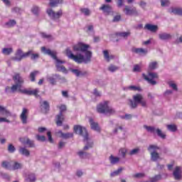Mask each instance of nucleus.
Returning <instances> with one entry per match:
<instances>
[{"instance_id": "nucleus-5", "label": "nucleus", "mask_w": 182, "mask_h": 182, "mask_svg": "<svg viewBox=\"0 0 182 182\" xmlns=\"http://www.w3.org/2000/svg\"><path fill=\"white\" fill-rule=\"evenodd\" d=\"M13 80L14 82V85H12V91L16 92V90L21 89L22 87V85H23V78L21 76V74L16 73L13 76Z\"/></svg>"}, {"instance_id": "nucleus-21", "label": "nucleus", "mask_w": 182, "mask_h": 182, "mask_svg": "<svg viewBox=\"0 0 182 182\" xmlns=\"http://www.w3.org/2000/svg\"><path fill=\"white\" fill-rule=\"evenodd\" d=\"M23 167V165L18 161H11L12 170H21Z\"/></svg>"}, {"instance_id": "nucleus-47", "label": "nucleus", "mask_w": 182, "mask_h": 182, "mask_svg": "<svg viewBox=\"0 0 182 182\" xmlns=\"http://www.w3.org/2000/svg\"><path fill=\"white\" fill-rule=\"evenodd\" d=\"M127 89L128 90H134V92H136V90H138V92H140V90H141V88H140V87H136L134 85H130L127 87Z\"/></svg>"}, {"instance_id": "nucleus-35", "label": "nucleus", "mask_w": 182, "mask_h": 182, "mask_svg": "<svg viewBox=\"0 0 182 182\" xmlns=\"http://www.w3.org/2000/svg\"><path fill=\"white\" fill-rule=\"evenodd\" d=\"M155 132H156L157 136H159V137H161V139H166V134L163 133L161 129L158 128V129H156V130Z\"/></svg>"}, {"instance_id": "nucleus-38", "label": "nucleus", "mask_w": 182, "mask_h": 182, "mask_svg": "<svg viewBox=\"0 0 182 182\" xmlns=\"http://www.w3.org/2000/svg\"><path fill=\"white\" fill-rule=\"evenodd\" d=\"M144 127L149 132V133H156V127H150L147 125H144Z\"/></svg>"}, {"instance_id": "nucleus-56", "label": "nucleus", "mask_w": 182, "mask_h": 182, "mask_svg": "<svg viewBox=\"0 0 182 182\" xmlns=\"http://www.w3.org/2000/svg\"><path fill=\"white\" fill-rule=\"evenodd\" d=\"M36 139L38 140V141H46V137L45 136H41L39 134L36 136Z\"/></svg>"}, {"instance_id": "nucleus-45", "label": "nucleus", "mask_w": 182, "mask_h": 182, "mask_svg": "<svg viewBox=\"0 0 182 182\" xmlns=\"http://www.w3.org/2000/svg\"><path fill=\"white\" fill-rule=\"evenodd\" d=\"M18 90L20 92V93H22L23 95H27V96H31V90H22L21 88H19Z\"/></svg>"}, {"instance_id": "nucleus-44", "label": "nucleus", "mask_w": 182, "mask_h": 182, "mask_svg": "<svg viewBox=\"0 0 182 182\" xmlns=\"http://www.w3.org/2000/svg\"><path fill=\"white\" fill-rule=\"evenodd\" d=\"M88 140L89 139L87 140L84 139V141H87L86 146H84V150H89V149H92L93 147V143L92 141L90 142Z\"/></svg>"}, {"instance_id": "nucleus-18", "label": "nucleus", "mask_w": 182, "mask_h": 182, "mask_svg": "<svg viewBox=\"0 0 182 182\" xmlns=\"http://www.w3.org/2000/svg\"><path fill=\"white\" fill-rule=\"evenodd\" d=\"M0 113H1L3 116H6V117H12V113H11L9 110L6 109V108L1 105H0Z\"/></svg>"}, {"instance_id": "nucleus-11", "label": "nucleus", "mask_w": 182, "mask_h": 182, "mask_svg": "<svg viewBox=\"0 0 182 182\" xmlns=\"http://www.w3.org/2000/svg\"><path fill=\"white\" fill-rule=\"evenodd\" d=\"M123 12L128 16H132V15H135V16H139V11L136 7H132L130 6H124Z\"/></svg>"}, {"instance_id": "nucleus-46", "label": "nucleus", "mask_w": 182, "mask_h": 182, "mask_svg": "<svg viewBox=\"0 0 182 182\" xmlns=\"http://www.w3.org/2000/svg\"><path fill=\"white\" fill-rule=\"evenodd\" d=\"M12 48H4L2 50V53H4V55H11V53H12Z\"/></svg>"}, {"instance_id": "nucleus-10", "label": "nucleus", "mask_w": 182, "mask_h": 182, "mask_svg": "<svg viewBox=\"0 0 182 182\" xmlns=\"http://www.w3.org/2000/svg\"><path fill=\"white\" fill-rule=\"evenodd\" d=\"M29 55H31V51L23 53V51H22L21 49H18L16 53L15 57H14L12 59L13 60H16V62H21V60L25 59V58H28Z\"/></svg>"}, {"instance_id": "nucleus-42", "label": "nucleus", "mask_w": 182, "mask_h": 182, "mask_svg": "<svg viewBox=\"0 0 182 182\" xmlns=\"http://www.w3.org/2000/svg\"><path fill=\"white\" fill-rule=\"evenodd\" d=\"M155 69H157V62L154 61V62L150 63L149 65V70H154Z\"/></svg>"}, {"instance_id": "nucleus-26", "label": "nucleus", "mask_w": 182, "mask_h": 182, "mask_svg": "<svg viewBox=\"0 0 182 182\" xmlns=\"http://www.w3.org/2000/svg\"><path fill=\"white\" fill-rule=\"evenodd\" d=\"M166 129L168 132L176 133V132H177V125H176V124H167Z\"/></svg>"}, {"instance_id": "nucleus-60", "label": "nucleus", "mask_w": 182, "mask_h": 182, "mask_svg": "<svg viewBox=\"0 0 182 182\" xmlns=\"http://www.w3.org/2000/svg\"><path fill=\"white\" fill-rule=\"evenodd\" d=\"M26 144H27L28 146V147H31V148L35 147V142L31 140L29 138H28V139H27V142Z\"/></svg>"}, {"instance_id": "nucleus-29", "label": "nucleus", "mask_w": 182, "mask_h": 182, "mask_svg": "<svg viewBox=\"0 0 182 182\" xmlns=\"http://www.w3.org/2000/svg\"><path fill=\"white\" fill-rule=\"evenodd\" d=\"M109 161L111 164H117L120 161V158L117 156H114L113 155H111L109 156Z\"/></svg>"}, {"instance_id": "nucleus-51", "label": "nucleus", "mask_w": 182, "mask_h": 182, "mask_svg": "<svg viewBox=\"0 0 182 182\" xmlns=\"http://www.w3.org/2000/svg\"><path fill=\"white\" fill-rule=\"evenodd\" d=\"M122 171H123V168H118L117 171L111 173V177H116V176H119V173H121Z\"/></svg>"}, {"instance_id": "nucleus-43", "label": "nucleus", "mask_w": 182, "mask_h": 182, "mask_svg": "<svg viewBox=\"0 0 182 182\" xmlns=\"http://www.w3.org/2000/svg\"><path fill=\"white\" fill-rule=\"evenodd\" d=\"M117 36H120L121 38H127V36H130V32H121L117 33Z\"/></svg>"}, {"instance_id": "nucleus-61", "label": "nucleus", "mask_w": 182, "mask_h": 182, "mask_svg": "<svg viewBox=\"0 0 182 182\" xmlns=\"http://www.w3.org/2000/svg\"><path fill=\"white\" fill-rule=\"evenodd\" d=\"M28 139L29 138L28 136L20 137L19 141H21L22 144H26V142L28 141Z\"/></svg>"}, {"instance_id": "nucleus-31", "label": "nucleus", "mask_w": 182, "mask_h": 182, "mask_svg": "<svg viewBox=\"0 0 182 182\" xmlns=\"http://www.w3.org/2000/svg\"><path fill=\"white\" fill-rule=\"evenodd\" d=\"M163 177L161 176V174L155 175L154 177H151L149 178L150 182H157L160 181Z\"/></svg>"}, {"instance_id": "nucleus-20", "label": "nucleus", "mask_w": 182, "mask_h": 182, "mask_svg": "<svg viewBox=\"0 0 182 182\" xmlns=\"http://www.w3.org/2000/svg\"><path fill=\"white\" fill-rule=\"evenodd\" d=\"M169 13L173 14V15H178V16H182V8L172 7Z\"/></svg>"}, {"instance_id": "nucleus-40", "label": "nucleus", "mask_w": 182, "mask_h": 182, "mask_svg": "<svg viewBox=\"0 0 182 182\" xmlns=\"http://www.w3.org/2000/svg\"><path fill=\"white\" fill-rule=\"evenodd\" d=\"M41 11V9H39V7L38 6H34L31 9V12H33V14L34 15H36V16H38V15H39V11Z\"/></svg>"}, {"instance_id": "nucleus-58", "label": "nucleus", "mask_w": 182, "mask_h": 182, "mask_svg": "<svg viewBox=\"0 0 182 182\" xmlns=\"http://www.w3.org/2000/svg\"><path fill=\"white\" fill-rule=\"evenodd\" d=\"M16 150V149L15 148V146L12 144H10L9 145L8 151H9V153H15Z\"/></svg>"}, {"instance_id": "nucleus-7", "label": "nucleus", "mask_w": 182, "mask_h": 182, "mask_svg": "<svg viewBox=\"0 0 182 182\" xmlns=\"http://www.w3.org/2000/svg\"><path fill=\"white\" fill-rule=\"evenodd\" d=\"M73 130L76 134L82 136V137H84V140L89 139V134H87V130H86L85 127H82V125H74Z\"/></svg>"}, {"instance_id": "nucleus-62", "label": "nucleus", "mask_w": 182, "mask_h": 182, "mask_svg": "<svg viewBox=\"0 0 182 182\" xmlns=\"http://www.w3.org/2000/svg\"><path fill=\"white\" fill-rule=\"evenodd\" d=\"M70 72H72V73H73V75H75L77 77H79V73H80L79 69L71 68Z\"/></svg>"}, {"instance_id": "nucleus-50", "label": "nucleus", "mask_w": 182, "mask_h": 182, "mask_svg": "<svg viewBox=\"0 0 182 182\" xmlns=\"http://www.w3.org/2000/svg\"><path fill=\"white\" fill-rule=\"evenodd\" d=\"M160 2L162 7L170 6V1L168 0H160Z\"/></svg>"}, {"instance_id": "nucleus-55", "label": "nucleus", "mask_w": 182, "mask_h": 182, "mask_svg": "<svg viewBox=\"0 0 182 182\" xmlns=\"http://www.w3.org/2000/svg\"><path fill=\"white\" fill-rule=\"evenodd\" d=\"M159 149L160 148L157 146V145L151 144L148 147V151H151V150H154V151H156V150H159Z\"/></svg>"}, {"instance_id": "nucleus-27", "label": "nucleus", "mask_w": 182, "mask_h": 182, "mask_svg": "<svg viewBox=\"0 0 182 182\" xmlns=\"http://www.w3.org/2000/svg\"><path fill=\"white\" fill-rule=\"evenodd\" d=\"M58 133L60 134V137L63 139H71L73 137V133L68 132V133H63L62 131H59Z\"/></svg>"}, {"instance_id": "nucleus-22", "label": "nucleus", "mask_w": 182, "mask_h": 182, "mask_svg": "<svg viewBox=\"0 0 182 182\" xmlns=\"http://www.w3.org/2000/svg\"><path fill=\"white\" fill-rule=\"evenodd\" d=\"M144 28L150 31L151 32H157L159 27L153 24H146Z\"/></svg>"}, {"instance_id": "nucleus-63", "label": "nucleus", "mask_w": 182, "mask_h": 182, "mask_svg": "<svg viewBox=\"0 0 182 182\" xmlns=\"http://www.w3.org/2000/svg\"><path fill=\"white\" fill-rule=\"evenodd\" d=\"M15 92L16 91H13L12 90V86L9 87V86H6L5 88V92L6 93H15Z\"/></svg>"}, {"instance_id": "nucleus-23", "label": "nucleus", "mask_w": 182, "mask_h": 182, "mask_svg": "<svg viewBox=\"0 0 182 182\" xmlns=\"http://www.w3.org/2000/svg\"><path fill=\"white\" fill-rule=\"evenodd\" d=\"M19 153L23 156H26V157H29V156H31V152L25 147H20Z\"/></svg>"}, {"instance_id": "nucleus-16", "label": "nucleus", "mask_w": 182, "mask_h": 182, "mask_svg": "<svg viewBox=\"0 0 182 182\" xmlns=\"http://www.w3.org/2000/svg\"><path fill=\"white\" fill-rule=\"evenodd\" d=\"M173 38V36L171 34L164 32L159 34V38L161 41H170Z\"/></svg>"}, {"instance_id": "nucleus-37", "label": "nucleus", "mask_w": 182, "mask_h": 182, "mask_svg": "<svg viewBox=\"0 0 182 182\" xmlns=\"http://www.w3.org/2000/svg\"><path fill=\"white\" fill-rule=\"evenodd\" d=\"M55 76L58 80H60V83H66L68 82V80L65 77H62L59 74H55Z\"/></svg>"}, {"instance_id": "nucleus-1", "label": "nucleus", "mask_w": 182, "mask_h": 182, "mask_svg": "<svg viewBox=\"0 0 182 182\" xmlns=\"http://www.w3.org/2000/svg\"><path fill=\"white\" fill-rule=\"evenodd\" d=\"M90 49V46L89 44H86L82 42H79L77 44L73 46V50L74 52H81L82 53H85V55L82 53H79L77 55L73 54L72 50L70 48H66V56H68V59H71V60H74L76 63H90L92 62V56L93 53L89 50Z\"/></svg>"}, {"instance_id": "nucleus-6", "label": "nucleus", "mask_w": 182, "mask_h": 182, "mask_svg": "<svg viewBox=\"0 0 182 182\" xmlns=\"http://www.w3.org/2000/svg\"><path fill=\"white\" fill-rule=\"evenodd\" d=\"M142 77L149 83V85H152V86H154L155 85H157V82L153 79H159V75L157 73H151L149 72L148 73V75L146 74H142Z\"/></svg>"}, {"instance_id": "nucleus-24", "label": "nucleus", "mask_w": 182, "mask_h": 182, "mask_svg": "<svg viewBox=\"0 0 182 182\" xmlns=\"http://www.w3.org/2000/svg\"><path fill=\"white\" fill-rule=\"evenodd\" d=\"M160 159V154L157 153V151H154L151 152V161H157V160Z\"/></svg>"}, {"instance_id": "nucleus-2", "label": "nucleus", "mask_w": 182, "mask_h": 182, "mask_svg": "<svg viewBox=\"0 0 182 182\" xmlns=\"http://www.w3.org/2000/svg\"><path fill=\"white\" fill-rule=\"evenodd\" d=\"M41 52L44 53V55H48V56H50L54 60L56 61V68L58 72H63V73H68V70H66V68L65 66L62 65V64L65 63V61L60 60L58 59V57L56 56L57 53L55 50H51L50 49H46V47H42L41 48Z\"/></svg>"}, {"instance_id": "nucleus-54", "label": "nucleus", "mask_w": 182, "mask_h": 182, "mask_svg": "<svg viewBox=\"0 0 182 182\" xmlns=\"http://www.w3.org/2000/svg\"><path fill=\"white\" fill-rule=\"evenodd\" d=\"M120 21H122V16L120 14L114 16L112 19V22L114 23L120 22Z\"/></svg>"}, {"instance_id": "nucleus-12", "label": "nucleus", "mask_w": 182, "mask_h": 182, "mask_svg": "<svg viewBox=\"0 0 182 182\" xmlns=\"http://www.w3.org/2000/svg\"><path fill=\"white\" fill-rule=\"evenodd\" d=\"M39 105H40V109L42 113H48V112H49L50 109V105L49 104V102L46 100H42V98H41Z\"/></svg>"}, {"instance_id": "nucleus-4", "label": "nucleus", "mask_w": 182, "mask_h": 182, "mask_svg": "<svg viewBox=\"0 0 182 182\" xmlns=\"http://www.w3.org/2000/svg\"><path fill=\"white\" fill-rule=\"evenodd\" d=\"M129 106L131 109H137L139 103L142 107H147V101L144 100V97L141 94L133 95V100H129Z\"/></svg>"}, {"instance_id": "nucleus-3", "label": "nucleus", "mask_w": 182, "mask_h": 182, "mask_svg": "<svg viewBox=\"0 0 182 182\" xmlns=\"http://www.w3.org/2000/svg\"><path fill=\"white\" fill-rule=\"evenodd\" d=\"M110 102L103 101L100 102L97 105V112L100 114H105V116H113L116 114V109L113 107H110L109 105Z\"/></svg>"}, {"instance_id": "nucleus-34", "label": "nucleus", "mask_w": 182, "mask_h": 182, "mask_svg": "<svg viewBox=\"0 0 182 182\" xmlns=\"http://www.w3.org/2000/svg\"><path fill=\"white\" fill-rule=\"evenodd\" d=\"M16 25V21L15 20H10L5 23V26H6V28H13V26H15Z\"/></svg>"}, {"instance_id": "nucleus-64", "label": "nucleus", "mask_w": 182, "mask_h": 182, "mask_svg": "<svg viewBox=\"0 0 182 182\" xmlns=\"http://www.w3.org/2000/svg\"><path fill=\"white\" fill-rule=\"evenodd\" d=\"M80 76H89V73L86 70H80L79 77H80Z\"/></svg>"}, {"instance_id": "nucleus-39", "label": "nucleus", "mask_w": 182, "mask_h": 182, "mask_svg": "<svg viewBox=\"0 0 182 182\" xmlns=\"http://www.w3.org/2000/svg\"><path fill=\"white\" fill-rule=\"evenodd\" d=\"M38 73H39V71H38V70L31 73L30 79H31V82H35V80H36L35 77H36V75H38Z\"/></svg>"}, {"instance_id": "nucleus-48", "label": "nucleus", "mask_w": 182, "mask_h": 182, "mask_svg": "<svg viewBox=\"0 0 182 182\" xmlns=\"http://www.w3.org/2000/svg\"><path fill=\"white\" fill-rule=\"evenodd\" d=\"M132 177H134V178H143L146 177V174L144 173H138L134 174Z\"/></svg>"}, {"instance_id": "nucleus-33", "label": "nucleus", "mask_w": 182, "mask_h": 182, "mask_svg": "<svg viewBox=\"0 0 182 182\" xmlns=\"http://www.w3.org/2000/svg\"><path fill=\"white\" fill-rule=\"evenodd\" d=\"M132 52L134 53H147V50H144V48H132Z\"/></svg>"}, {"instance_id": "nucleus-32", "label": "nucleus", "mask_w": 182, "mask_h": 182, "mask_svg": "<svg viewBox=\"0 0 182 182\" xmlns=\"http://www.w3.org/2000/svg\"><path fill=\"white\" fill-rule=\"evenodd\" d=\"M28 52H31L29 56H31V60H36V59H39V54L38 53H33V50H30Z\"/></svg>"}, {"instance_id": "nucleus-17", "label": "nucleus", "mask_w": 182, "mask_h": 182, "mask_svg": "<svg viewBox=\"0 0 182 182\" xmlns=\"http://www.w3.org/2000/svg\"><path fill=\"white\" fill-rule=\"evenodd\" d=\"M89 122L92 130H95V132H100V127H99V124L97 122H95L92 118L90 119Z\"/></svg>"}, {"instance_id": "nucleus-41", "label": "nucleus", "mask_w": 182, "mask_h": 182, "mask_svg": "<svg viewBox=\"0 0 182 182\" xmlns=\"http://www.w3.org/2000/svg\"><path fill=\"white\" fill-rule=\"evenodd\" d=\"M81 14H83L85 16H90V10L89 9H80Z\"/></svg>"}, {"instance_id": "nucleus-36", "label": "nucleus", "mask_w": 182, "mask_h": 182, "mask_svg": "<svg viewBox=\"0 0 182 182\" xmlns=\"http://www.w3.org/2000/svg\"><path fill=\"white\" fill-rule=\"evenodd\" d=\"M11 166H12L11 162H8L6 161H4L1 164V166L4 168H7L8 170H11Z\"/></svg>"}, {"instance_id": "nucleus-14", "label": "nucleus", "mask_w": 182, "mask_h": 182, "mask_svg": "<svg viewBox=\"0 0 182 182\" xmlns=\"http://www.w3.org/2000/svg\"><path fill=\"white\" fill-rule=\"evenodd\" d=\"M100 9V11H102L104 14H106V15H114L113 9L109 4H102Z\"/></svg>"}, {"instance_id": "nucleus-53", "label": "nucleus", "mask_w": 182, "mask_h": 182, "mask_svg": "<svg viewBox=\"0 0 182 182\" xmlns=\"http://www.w3.org/2000/svg\"><path fill=\"white\" fill-rule=\"evenodd\" d=\"M108 70L109 72H116V70H119V67L114 65H109V67L108 68Z\"/></svg>"}, {"instance_id": "nucleus-15", "label": "nucleus", "mask_w": 182, "mask_h": 182, "mask_svg": "<svg viewBox=\"0 0 182 182\" xmlns=\"http://www.w3.org/2000/svg\"><path fill=\"white\" fill-rule=\"evenodd\" d=\"M173 178L177 181H180L182 178V170L180 166H176L173 172Z\"/></svg>"}, {"instance_id": "nucleus-52", "label": "nucleus", "mask_w": 182, "mask_h": 182, "mask_svg": "<svg viewBox=\"0 0 182 182\" xmlns=\"http://www.w3.org/2000/svg\"><path fill=\"white\" fill-rule=\"evenodd\" d=\"M29 182H34L36 181V177L35 176V174L31 173L28 176L27 179Z\"/></svg>"}, {"instance_id": "nucleus-30", "label": "nucleus", "mask_w": 182, "mask_h": 182, "mask_svg": "<svg viewBox=\"0 0 182 182\" xmlns=\"http://www.w3.org/2000/svg\"><path fill=\"white\" fill-rule=\"evenodd\" d=\"M140 153V147H136L129 152V156H136V154H139Z\"/></svg>"}, {"instance_id": "nucleus-8", "label": "nucleus", "mask_w": 182, "mask_h": 182, "mask_svg": "<svg viewBox=\"0 0 182 182\" xmlns=\"http://www.w3.org/2000/svg\"><path fill=\"white\" fill-rule=\"evenodd\" d=\"M60 109V112L58 115H56V124L58 127L62 126L63 124V120H65V115L63 114L64 112H66V105H61L58 107Z\"/></svg>"}, {"instance_id": "nucleus-28", "label": "nucleus", "mask_w": 182, "mask_h": 182, "mask_svg": "<svg viewBox=\"0 0 182 182\" xmlns=\"http://www.w3.org/2000/svg\"><path fill=\"white\" fill-rule=\"evenodd\" d=\"M59 4H63V0H51L50 1L49 5L51 8H55V6H58Z\"/></svg>"}, {"instance_id": "nucleus-59", "label": "nucleus", "mask_w": 182, "mask_h": 182, "mask_svg": "<svg viewBox=\"0 0 182 182\" xmlns=\"http://www.w3.org/2000/svg\"><path fill=\"white\" fill-rule=\"evenodd\" d=\"M41 38L44 39H52V36L50 34H47L46 33H41Z\"/></svg>"}, {"instance_id": "nucleus-49", "label": "nucleus", "mask_w": 182, "mask_h": 182, "mask_svg": "<svg viewBox=\"0 0 182 182\" xmlns=\"http://www.w3.org/2000/svg\"><path fill=\"white\" fill-rule=\"evenodd\" d=\"M126 153H127V149H126L124 148H122L119 151V156H122V157H123V159H124V157H126Z\"/></svg>"}, {"instance_id": "nucleus-57", "label": "nucleus", "mask_w": 182, "mask_h": 182, "mask_svg": "<svg viewBox=\"0 0 182 182\" xmlns=\"http://www.w3.org/2000/svg\"><path fill=\"white\" fill-rule=\"evenodd\" d=\"M38 93H39V89L36 88L34 90H31V96H35L36 97H38L39 95H38Z\"/></svg>"}, {"instance_id": "nucleus-25", "label": "nucleus", "mask_w": 182, "mask_h": 182, "mask_svg": "<svg viewBox=\"0 0 182 182\" xmlns=\"http://www.w3.org/2000/svg\"><path fill=\"white\" fill-rule=\"evenodd\" d=\"M56 79L58 78H56L55 74L47 77L48 82H49V83H50V85H52L53 86H55V85H56Z\"/></svg>"}, {"instance_id": "nucleus-9", "label": "nucleus", "mask_w": 182, "mask_h": 182, "mask_svg": "<svg viewBox=\"0 0 182 182\" xmlns=\"http://www.w3.org/2000/svg\"><path fill=\"white\" fill-rule=\"evenodd\" d=\"M46 13L53 21H58V19L62 18V16L63 15V11L62 9H60L58 11L55 12L52 9H48Z\"/></svg>"}, {"instance_id": "nucleus-19", "label": "nucleus", "mask_w": 182, "mask_h": 182, "mask_svg": "<svg viewBox=\"0 0 182 182\" xmlns=\"http://www.w3.org/2000/svg\"><path fill=\"white\" fill-rule=\"evenodd\" d=\"M104 58L107 62H110L111 60H113L114 59V55H109V51L107 50H105L102 51Z\"/></svg>"}, {"instance_id": "nucleus-13", "label": "nucleus", "mask_w": 182, "mask_h": 182, "mask_svg": "<svg viewBox=\"0 0 182 182\" xmlns=\"http://www.w3.org/2000/svg\"><path fill=\"white\" fill-rule=\"evenodd\" d=\"M28 116H29V109L23 107L20 114V119L23 124H28Z\"/></svg>"}]
</instances>
